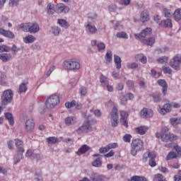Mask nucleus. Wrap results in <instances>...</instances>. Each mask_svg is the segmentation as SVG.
I'll return each mask as SVG.
<instances>
[{
	"mask_svg": "<svg viewBox=\"0 0 181 181\" xmlns=\"http://www.w3.org/2000/svg\"><path fill=\"white\" fill-rule=\"evenodd\" d=\"M33 159H36L37 160H42V159H43V156L42 154H39V153H33Z\"/></svg>",
	"mask_w": 181,
	"mask_h": 181,
	"instance_id": "53",
	"label": "nucleus"
},
{
	"mask_svg": "<svg viewBox=\"0 0 181 181\" xmlns=\"http://www.w3.org/2000/svg\"><path fill=\"white\" fill-rule=\"evenodd\" d=\"M100 83H101V85L103 86V87H104V88H105V87H107L109 85L108 78H107L105 76H104V75H101Z\"/></svg>",
	"mask_w": 181,
	"mask_h": 181,
	"instance_id": "31",
	"label": "nucleus"
},
{
	"mask_svg": "<svg viewBox=\"0 0 181 181\" xmlns=\"http://www.w3.org/2000/svg\"><path fill=\"white\" fill-rule=\"evenodd\" d=\"M163 13L165 18H170L172 16V11L168 8H163Z\"/></svg>",
	"mask_w": 181,
	"mask_h": 181,
	"instance_id": "47",
	"label": "nucleus"
},
{
	"mask_svg": "<svg viewBox=\"0 0 181 181\" xmlns=\"http://www.w3.org/2000/svg\"><path fill=\"white\" fill-rule=\"evenodd\" d=\"M87 88L82 86L80 88V93H81V95L85 97L86 94H87Z\"/></svg>",
	"mask_w": 181,
	"mask_h": 181,
	"instance_id": "57",
	"label": "nucleus"
},
{
	"mask_svg": "<svg viewBox=\"0 0 181 181\" xmlns=\"http://www.w3.org/2000/svg\"><path fill=\"white\" fill-rule=\"evenodd\" d=\"M144 43L147 46H152L155 43V37H151L148 40H144Z\"/></svg>",
	"mask_w": 181,
	"mask_h": 181,
	"instance_id": "38",
	"label": "nucleus"
},
{
	"mask_svg": "<svg viewBox=\"0 0 181 181\" xmlns=\"http://www.w3.org/2000/svg\"><path fill=\"white\" fill-rule=\"evenodd\" d=\"M105 60L107 63H111V62H112V52H111V50L107 51Z\"/></svg>",
	"mask_w": 181,
	"mask_h": 181,
	"instance_id": "32",
	"label": "nucleus"
},
{
	"mask_svg": "<svg viewBox=\"0 0 181 181\" xmlns=\"http://www.w3.org/2000/svg\"><path fill=\"white\" fill-rule=\"evenodd\" d=\"M90 177L91 181H105V177L94 172L90 173Z\"/></svg>",
	"mask_w": 181,
	"mask_h": 181,
	"instance_id": "12",
	"label": "nucleus"
},
{
	"mask_svg": "<svg viewBox=\"0 0 181 181\" xmlns=\"http://www.w3.org/2000/svg\"><path fill=\"white\" fill-rule=\"evenodd\" d=\"M160 139L163 142H168V141H176L177 139V136L176 134L169 133V129L168 127H164L161 130Z\"/></svg>",
	"mask_w": 181,
	"mask_h": 181,
	"instance_id": "3",
	"label": "nucleus"
},
{
	"mask_svg": "<svg viewBox=\"0 0 181 181\" xmlns=\"http://www.w3.org/2000/svg\"><path fill=\"white\" fill-rule=\"evenodd\" d=\"M153 101L154 103H160V95H156L153 96Z\"/></svg>",
	"mask_w": 181,
	"mask_h": 181,
	"instance_id": "63",
	"label": "nucleus"
},
{
	"mask_svg": "<svg viewBox=\"0 0 181 181\" xmlns=\"http://www.w3.org/2000/svg\"><path fill=\"white\" fill-rule=\"evenodd\" d=\"M139 86L140 88H145L146 86V83H145V80H144L143 78H140L139 80Z\"/></svg>",
	"mask_w": 181,
	"mask_h": 181,
	"instance_id": "56",
	"label": "nucleus"
},
{
	"mask_svg": "<svg viewBox=\"0 0 181 181\" xmlns=\"http://www.w3.org/2000/svg\"><path fill=\"white\" fill-rule=\"evenodd\" d=\"M23 152H19L17 154L16 157L14 158L15 163H19L21 162V160L23 159V155L22 154Z\"/></svg>",
	"mask_w": 181,
	"mask_h": 181,
	"instance_id": "40",
	"label": "nucleus"
},
{
	"mask_svg": "<svg viewBox=\"0 0 181 181\" xmlns=\"http://www.w3.org/2000/svg\"><path fill=\"white\" fill-rule=\"evenodd\" d=\"M163 71L165 74H172V69L169 66H163Z\"/></svg>",
	"mask_w": 181,
	"mask_h": 181,
	"instance_id": "51",
	"label": "nucleus"
},
{
	"mask_svg": "<svg viewBox=\"0 0 181 181\" xmlns=\"http://www.w3.org/2000/svg\"><path fill=\"white\" fill-rule=\"evenodd\" d=\"M15 142H16V146L18 152H21V153L25 152V150L23 149V147L22 146V141H21L20 139H16Z\"/></svg>",
	"mask_w": 181,
	"mask_h": 181,
	"instance_id": "25",
	"label": "nucleus"
},
{
	"mask_svg": "<svg viewBox=\"0 0 181 181\" xmlns=\"http://www.w3.org/2000/svg\"><path fill=\"white\" fill-rule=\"evenodd\" d=\"M58 23L62 28H65V29H67L69 26V23L64 19H58Z\"/></svg>",
	"mask_w": 181,
	"mask_h": 181,
	"instance_id": "33",
	"label": "nucleus"
},
{
	"mask_svg": "<svg viewBox=\"0 0 181 181\" xmlns=\"http://www.w3.org/2000/svg\"><path fill=\"white\" fill-rule=\"evenodd\" d=\"M76 100H72L71 103L66 102L65 103V107L66 108H71V107H76Z\"/></svg>",
	"mask_w": 181,
	"mask_h": 181,
	"instance_id": "49",
	"label": "nucleus"
},
{
	"mask_svg": "<svg viewBox=\"0 0 181 181\" xmlns=\"http://www.w3.org/2000/svg\"><path fill=\"white\" fill-rule=\"evenodd\" d=\"M11 59H12V54L9 53L0 54V59L4 63H6V62H8V60H11Z\"/></svg>",
	"mask_w": 181,
	"mask_h": 181,
	"instance_id": "19",
	"label": "nucleus"
},
{
	"mask_svg": "<svg viewBox=\"0 0 181 181\" xmlns=\"http://www.w3.org/2000/svg\"><path fill=\"white\" fill-rule=\"evenodd\" d=\"M90 151V147L87 146L86 144L83 145L78 151L76 152V154L80 156L83 155V153H86V152H88Z\"/></svg>",
	"mask_w": 181,
	"mask_h": 181,
	"instance_id": "18",
	"label": "nucleus"
},
{
	"mask_svg": "<svg viewBox=\"0 0 181 181\" xmlns=\"http://www.w3.org/2000/svg\"><path fill=\"white\" fill-rule=\"evenodd\" d=\"M126 84H127V87H129V88H130V89L133 88L135 86L134 81H132V80H127L126 81Z\"/></svg>",
	"mask_w": 181,
	"mask_h": 181,
	"instance_id": "55",
	"label": "nucleus"
},
{
	"mask_svg": "<svg viewBox=\"0 0 181 181\" xmlns=\"http://www.w3.org/2000/svg\"><path fill=\"white\" fill-rule=\"evenodd\" d=\"M30 23H21L20 25L21 29H23V32H29Z\"/></svg>",
	"mask_w": 181,
	"mask_h": 181,
	"instance_id": "39",
	"label": "nucleus"
},
{
	"mask_svg": "<svg viewBox=\"0 0 181 181\" xmlns=\"http://www.w3.org/2000/svg\"><path fill=\"white\" fill-rule=\"evenodd\" d=\"M179 175H175L174 177L175 181H181V170L179 171Z\"/></svg>",
	"mask_w": 181,
	"mask_h": 181,
	"instance_id": "64",
	"label": "nucleus"
},
{
	"mask_svg": "<svg viewBox=\"0 0 181 181\" xmlns=\"http://www.w3.org/2000/svg\"><path fill=\"white\" fill-rule=\"evenodd\" d=\"M116 36L119 39H128V34L125 32L118 33Z\"/></svg>",
	"mask_w": 181,
	"mask_h": 181,
	"instance_id": "43",
	"label": "nucleus"
},
{
	"mask_svg": "<svg viewBox=\"0 0 181 181\" xmlns=\"http://www.w3.org/2000/svg\"><path fill=\"white\" fill-rule=\"evenodd\" d=\"M165 112H170L172 111V105L169 103L165 104L163 106Z\"/></svg>",
	"mask_w": 181,
	"mask_h": 181,
	"instance_id": "52",
	"label": "nucleus"
},
{
	"mask_svg": "<svg viewBox=\"0 0 181 181\" xmlns=\"http://www.w3.org/2000/svg\"><path fill=\"white\" fill-rule=\"evenodd\" d=\"M177 157V156L176 155V153L175 152L171 151L167 156L166 160H170V159H176Z\"/></svg>",
	"mask_w": 181,
	"mask_h": 181,
	"instance_id": "44",
	"label": "nucleus"
},
{
	"mask_svg": "<svg viewBox=\"0 0 181 181\" xmlns=\"http://www.w3.org/2000/svg\"><path fill=\"white\" fill-rule=\"evenodd\" d=\"M155 22L158 23V25H162V20L160 19V16H153Z\"/></svg>",
	"mask_w": 181,
	"mask_h": 181,
	"instance_id": "61",
	"label": "nucleus"
},
{
	"mask_svg": "<svg viewBox=\"0 0 181 181\" xmlns=\"http://www.w3.org/2000/svg\"><path fill=\"white\" fill-rule=\"evenodd\" d=\"M164 28H172V20L170 18H167L163 21Z\"/></svg>",
	"mask_w": 181,
	"mask_h": 181,
	"instance_id": "42",
	"label": "nucleus"
},
{
	"mask_svg": "<svg viewBox=\"0 0 181 181\" xmlns=\"http://www.w3.org/2000/svg\"><path fill=\"white\" fill-rule=\"evenodd\" d=\"M110 117H111V124L112 127H115L118 126V109L117 107H113L111 112H110Z\"/></svg>",
	"mask_w": 181,
	"mask_h": 181,
	"instance_id": "7",
	"label": "nucleus"
},
{
	"mask_svg": "<svg viewBox=\"0 0 181 181\" xmlns=\"http://www.w3.org/2000/svg\"><path fill=\"white\" fill-rule=\"evenodd\" d=\"M63 67L66 70H73V71H77L80 70V62L76 61V59H71L69 61H65L63 63Z\"/></svg>",
	"mask_w": 181,
	"mask_h": 181,
	"instance_id": "4",
	"label": "nucleus"
},
{
	"mask_svg": "<svg viewBox=\"0 0 181 181\" xmlns=\"http://www.w3.org/2000/svg\"><path fill=\"white\" fill-rule=\"evenodd\" d=\"M19 50H21V48H18L16 45H13L12 47H11V52H12L13 55L17 54Z\"/></svg>",
	"mask_w": 181,
	"mask_h": 181,
	"instance_id": "46",
	"label": "nucleus"
},
{
	"mask_svg": "<svg viewBox=\"0 0 181 181\" xmlns=\"http://www.w3.org/2000/svg\"><path fill=\"white\" fill-rule=\"evenodd\" d=\"M136 131L137 134H139L140 135H145V134H146V131H148V127L146 126L139 127L136 129Z\"/></svg>",
	"mask_w": 181,
	"mask_h": 181,
	"instance_id": "22",
	"label": "nucleus"
},
{
	"mask_svg": "<svg viewBox=\"0 0 181 181\" xmlns=\"http://www.w3.org/2000/svg\"><path fill=\"white\" fill-rule=\"evenodd\" d=\"M65 124L66 127H70L71 125H73L77 122V117L74 116H69L66 118H65Z\"/></svg>",
	"mask_w": 181,
	"mask_h": 181,
	"instance_id": "15",
	"label": "nucleus"
},
{
	"mask_svg": "<svg viewBox=\"0 0 181 181\" xmlns=\"http://www.w3.org/2000/svg\"><path fill=\"white\" fill-rule=\"evenodd\" d=\"M114 57H115V63L116 64L117 69H121V66H122V64H121V57H119L117 55H115Z\"/></svg>",
	"mask_w": 181,
	"mask_h": 181,
	"instance_id": "34",
	"label": "nucleus"
},
{
	"mask_svg": "<svg viewBox=\"0 0 181 181\" xmlns=\"http://www.w3.org/2000/svg\"><path fill=\"white\" fill-rule=\"evenodd\" d=\"M158 84L163 87L162 92L163 95H166V93H168V83L165 79H159L158 81Z\"/></svg>",
	"mask_w": 181,
	"mask_h": 181,
	"instance_id": "16",
	"label": "nucleus"
},
{
	"mask_svg": "<svg viewBox=\"0 0 181 181\" xmlns=\"http://www.w3.org/2000/svg\"><path fill=\"white\" fill-rule=\"evenodd\" d=\"M141 118H152L153 117V111L148 108H143L140 112Z\"/></svg>",
	"mask_w": 181,
	"mask_h": 181,
	"instance_id": "9",
	"label": "nucleus"
},
{
	"mask_svg": "<svg viewBox=\"0 0 181 181\" xmlns=\"http://www.w3.org/2000/svg\"><path fill=\"white\" fill-rule=\"evenodd\" d=\"M120 123L122 124V125L125 127V128H128V121L127 120V119H120Z\"/></svg>",
	"mask_w": 181,
	"mask_h": 181,
	"instance_id": "62",
	"label": "nucleus"
},
{
	"mask_svg": "<svg viewBox=\"0 0 181 181\" xmlns=\"http://www.w3.org/2000/svg\"><path fill=\"white\" fill-rule=\"evenodd\" d=\"M131 146V154L132 156H136L138 152L142 151L144 148V141H142V140L140 139H136L132 141Z\"/></svg>",
	"mask_w": 181,
	"mask_h": 181,
	"instance_id": "2",
	"label": "nucleus"
},
{
	"mask_svg": "<svg viewBox=\"0 0 181 181\" xmlns=\"http://www.w3.org/2000/svg\"><path fill=\"white\" fill-rule=\"evenodd\" d=\"M13 100V93L11 90H6L1 96V104L2 105H8L11 104Z\"/></svg>",
	"mask_w": 181,
	"mask_h": 181,
	"instance_id": "6",
	"label": "nucleus"
},
{
	"mask_svg": "<svg viewBox=\"0 0 181 181\" xmlns=\"http://www.w3.org/2000/svg\"><path fill=\"white\" fill-rule=\"evenodd\" d=\"M62 32V30L59 27H54L52 30V33L55 36H57Z\"/></svg>",
	"mask_w": 181,
	"mask_h": 181,
	"instance_id": "60",
	"label": "nucleus"
},
{
	"mask_svg": "<svg viewBox=\"0 0 181 181\" xmlns=\"http://www.w3.org/2000/svg\"><path fill=\"white\" fill-rule=\"evenodd\" d=\"M60 103V98L59 95L54 94L49 97V98L45 102V105L48 110H52L59 104Z\"/></svg>",
	"mask_w": 181,
	"mask_h": 181,
	"instance_id": "5",
	"label": "nucleus"
},
{
	"mask_svg": "<svg viewBox=\"0 0 181 181\" xmlns=\"http://www.w3.org/2000/svg\"><path fill=\"white\" fill-rule=\"evenodd\" d=\"M155 159H156V155H155V153L153 152V154L150 156V160L148 161V165L151 168H155V165H156V161H155Z\"/></svg>",
	"mask_w": 181,
	"mask_h": 181,
	"instance_id": "23",
	"label": "nucleus"
},
{
	"mask_svg": "<svg viewBox=\"0 0 181 181\" xmlns=\"http://www.w3.org/2000/svg\"><path fill=\"white\" fill-rule=\"evenodd\" d=\"M40 30V27L37 23H30L29 33H37Z\"/></svg>",
	"mask_w": 181,
	"mask_h": 181,
	"instance_id": "17",
	"label": "nucleus"
},
{
	"mask_svg": "<svg viewBox=\"0 0 181 181\" xmlns=\"http://www.w3.org/2000/svg\"><path fill=\"white\" fill-rule=\"evenodd\" d=\"M127 67L128 69H132V70H136L138 69V64L133 62L127 64Z\"/></svg>",
	"mask_w": 181,
	"mask_h": 181,
	"instance_id": "54",
	"label": "nucleus"
},
{
	"mask_svg": "<svg viewBox=\"0 0 181 181\" xmlns=\"http://www.w3.org/2000/svg\"><path fill=\"white\" fill-rule=\"evenodd\" d=\"M87 119V122L76 130L77 134H81L90 132V131H91V124L97 122V120L93 118L91 115H88Z\"/></svg>",
	"mask_w": 181,
	"mask_h": 181,
	"instance_id": "1",
	"label": "nucleus"
},
{
	"mask_svg": "<svg viewBox=\"0 0 181 181\" xmlns=\"http://www.w3.org/2000/svg\"><path fill=\"white\" fill-rule=\"evenodd\" d=\"M0 35H2L5 37H8V39H15V34L10 30H6L4 28H0Z\"/></svg>",
	"mask_w": 181,
	"mask_h": 181,
	"instance_id": "14",
	"label": "nucleus"
},
{
	"mask_svg": "<svg viewBox=\"0 0 181 181\" xmlns=\"http://www.w3.org/2000/svg\"><path fill=\"white\" fill-rule=\"evenodd\" d=\"M131 181H146V180L144 177L133 176Z\"/></svg>",
	"mask_w": 181,
	"mask_h": 181,
	"instance_id": "50",
	"label": "nucleus"
},
{
	"mask_svg": "<svg viewBox=\"0 0 181 181\" xmlns=\"http://www.w3.org/2000/svg\"><path fill=\"white\" fill-rule=\"evenodd\" d=\"M170 122L172 125H177L178 124L181 123V119L176 117H173L170 119Z\"/></svg>",
	"mask_w": 181,
	"mask_h": 181,
	"instance_id": "48",
	"label": "nucleus"
},
{
	"mask_svg": "<svg viewBox=\"0 0 181 181\" xmlns=\"http://www.w3.org/2000/svg\"><path fill=\"white\" fill-rule=\"evenodd\" d=\"M28 84H29V83L28 81H25V82H23L19 86L20 93H26V91H28Z\"/></svg>",
	"mask_w": 181,
	"mask_h": 181,
	"instance_id": "27",
	"label": "nucleus"
},
{
	"mask_svg": "<svg viewBox=\"0 0 181 181\" xmlns=\"http://www.w3.org/2000/svg\"><path fill=\"white\" fill-rule=\"evenodd\" d=\"M98 52L100 53H104L105 52V44L104 42H100L97 45Z\"/></svg>",
	"mask_w": 181,
	"mask_h": 181,
	"instance_id": "36",
	"label": "nucleus"
},
{
	"mask_svg": "<svg viewBox=\"0 0 181 181\" xmlns=\"http://www.w3.org/2000/svg\"><path fill=\"white\" fill-rule=\"evenodd\" d=\"M57 13H67L70 8L63 4H58L55 6Z\"/></svg>",
	"mask_w": 181,
	"mask_h": 181,
	"instance_id": "10",
	"label": "nucleus"
},
{
	"mask_svg": "<svg viewBox=\"0 0 181 181\" xmlns=\"http://www.w3.org/2000/svg\"><path fill=\"white\" fill-rule=\"evenodd\" d=\"M56 12V9H54V4L49 3L47 5V13L48 15H53Z\"/></svg>",
	"mask_w": 181,
	"mask_h": 181,
	"instance_id": "29",
	"label": "nucleus"
},
{
	"mask_svg": "<svg viewBox=\"0 0 181 181\" xmlns=\"http://www.w3.org/2000/svg\"><path fill=\"white\" fill-rule=\"evenodd\" d=\"M181 59L180 57L175 56L173 57V60L170 62V66L175 69V70H179L180 69Z\"/></svg>",
	"mask_w": 181,
	"mask_h": 181,
	"instance_id": "11",
	"label": "nucleus"
},
{
	"mask_svg": "<svg viewBox=\"0 0 181 181\" xmlns=\"http://www.w3.org/2000/svg\"><path fill=\"white\" fill-rule=\"evenodd\" d=\"M5 117L6 118V119H8L10 125H13V115H12L11 112L5 113Z\"/></svg>",
	"mask_w": 181,
	"mask_h": 181,
	"instance_id": "30",
	"label": "nucleus"
},
{
	"mask_svg": "<svg viewBox=\"0 0 181 181\" xmlns=\"http://www.w3.org/2000/svg\"><path fill=\"white\" fill-rule=\"evenodd\" d=\"M153 153V152H149V153H144L142 157V162H144V163H146V162H148V158H151V156H152V154Z\"/></svg>",
	"mask_w": 181,
	"mask_h": 181,
	"instance_id": "37",
	"label": "nucleus"
},
{
	"mask_svg": "<svg viewBox=\"0 0 181 181\" xmlns=\"http://www.w3.org/2000/svg\"><path fill=\"white\" fill-rule=\"evenodd\" d=\"M131 138H132V136H131V134H125L123 136V141L124 142H131Z\"/></svg>",
	"mask_w": 181,
	"mask_h": 181,
	"instance_id": "59",
	"label": "nucleus"
},
{
	"mask_svg": "<svg viewBox=\"0 0 181 181\" xmlns=\"http://www.w3.org/2000/svg\"><path fill=\"white\" fill-rule=\"evenodd\" d=\"M36 40V37L32 35H29L23 38L24 43H33Z\"/></svg>",
	"mask_w": 181,
	"mask_h": 181,
	"instance_id": "26",
	"label": "nucleus"
},
{
	"mask_svg": "<svg viewBox=\"0 0 181 181\" xmlns=\"http://www.w3.org/2000/svg\"><path fill=\"white\" fill-rule=\"evenodd\" d=\"M25 131L28 134H32L35 131V120L28 119L25 122Z\"/></svg>",
	"mask_w": 181,
	"mask_h": 181,
	"instance_id": "8",
	"label": "nucleus"
},
{
	"mask_svg": "<svg viewBox=\"0 0 181 181\" xmlns=\"http://www.w3.org/2000/svg\"><path fill=\"white\" fill-rule=\"evenodd\" d=\"M4 52H11V47L6 45H0V53H4Z\"/></svg>",
	"mask_w": 181,
	"mask_h": 181,
	"instance_id": "35",
	"label": "nucleus"
},
{
	"mask_svg": "<svg viewBox=\"0 0 181 181\" xmlns=\"http://www.w3.org/2000/svg\"><path fill=\"white\" fill-rule=\"evenodd\" d=\"M149 19L150 17L148 12H146V11H142L140 16V20L141 21V22H143V23H145V22H148Z\"/></svg>",
	"mask_w": 181,
	"mask_h": 181,
	"instance_id": "20",
	"label": "nucleus"
},
{
	"mask_svg": "<svg viewBox=\"0 0 181 181\" xmlns=\"http://www.w3.org/2000/svg\"><path fill=\"white\" fill-rule=\"evenodd\" d=\"M107 149H114L115 148H118V144L117 143H110L107 146Z\"/></svg>",
	"mask_w": 181,
	"mask_h": 181,
	"instance_id": "58",
	"label": "nucleus"
},
{
	"mask_svg": "<svg viewBox=\"0 0 181 181\" xmlns=\"http://www.w3.org/2000/svg\"><path fill=\"white\" fill-rule=\"evenodd\" d=\"M103 165V158L98 157L96 160H95L92 163V165L94 166L95 168H101Z\"/></svg>",
	"mask_w": 181,
	"mask_h": 181,
	"instance_id": "24",
	"label": "nucleus"
},
{
	"mask_svg": "<svg viewBox=\"0 0 181 181\" xmlns=\"http://www.w3.org/2000/svg\"><path fill=\"white\" fill-rule=\"evenodd\" d=\"M152 33V29L146 28L141 31L140 34H135L136 39H141V37H146V36H149Z\"/></svg>",
	"mask_w": 181,
	"mask_h": 181,
	"instance_id": "13",
	"label": "nucleus"
},
{
	"mask_svg": "<svg viewBox=\"0 0 181 181\" xmlns=\"http://www.w3.org/2000/svg\"><path fill=\"white\" fill-rule=\"evenodd\" d=\"M86 28L87 30H88L89 33H91L92 35L97 33V28L91 25V23L86 24Z\"/></svg>",
	"mask_w": 181,
	"mask_h": 181,
	"instance_id": "21",
	"label": "nucleus"
},
{
	"mask_svg": "<svg viewBox=\"0 0 181 181\" xmlns=\"http://www.w3.org/2000/svg\"><path fill=\"white\" fill-rule=\"evenodd\" d=\"M168 60L169 58L168 57H161L157 59V62H158V63H160L161 64H163L164 63H168Z\"/></svg>",
	"mask_w": 181,
	"mask_h": 181,
	"instance_id": "45",
	"label": "nucleus"
},
{
	"mask_svg": "<svg viewBox=\"0 0 181 181\" xmlns=\"http://www.w3.org/2000/svg\"><path fill=\"white\" fill-rule=\"evenodd\" d=\"M46 141L47 142H48V144H54L57 142L58 139L54 136H51V137L47 138Z\"/></svg>",
	"mask_w": 181,
	"mask_h": 181,
	"instance_id": "41",
	"label": "nucleus"
},
{
	"mask_svg": "<svg viewBox=\"0 0 181 181\" xmlns=\"http://www.w3.org/2000/svg\"><path fill=\"white\" fill-rule=\"evenodd\" d=\"M173 15L175 21H176V22H179V21L181 20V8L176 9Z\"/></svg>",
	"mask_w": 181,
	"mask_h": 181,
	"instance_id": "28",
	"label": "nucleus"
}]
</instances>
